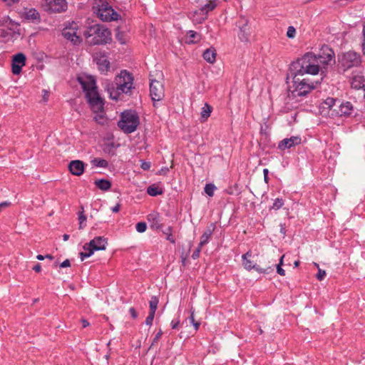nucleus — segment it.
<instances>
[{"label":"nucleus","instance_id":"nucleus-27","mask_svg":"<svg viewBox=\"0 0 365 365\" xmlns=\"http://www.w3.org/2000/svg\"><path fill=\"white\" fill-rule=\"evenodd\" d=\"M24 17L27 20H30L33 22H38L40 21L39 13L34 9H31L26 11Z\"/></svg>","mask_w":365,"mask_h":365},{"label":"nucleus","instance_id":"nucleus-39","mask_svg":"<svg viewBox=\"0 0 365 365\" xmlns=\"http://www.w3.org/2000/svg\"><path fill=\"white\" fill-rule=\"evenodd\" d=\"M125 36V33L119 31V28H117L115 38L121 44H125L126 43Z\"/></svg>","mask_w":365,"mask_h":365},{"label":"nucleus","instance_id":"nucleus-60","mask_svg":"<svg viewBox=\"0 0 365 365\" xmlns=\"http://www.w3.org/2000/svg\"><path fill=\"white\" fill-rule=\"evenodd\" d=\"M81 324H82V327H83V328H86V327H88V326H89V324H89V322H88V320H86V319H82L81 320Z\"/></svg>","mask_w":365,"mask_h":365},{"label":"nucleus","instance_id":"nucleus-43","mask_svg":"<svg viewBox=\"0 0 365 365\" xmlns=\"http://www.w3.org/2000/svg\"><path fill=\"white\" fill-rule=\"evenodd\" d=\"M135 228L138 232L142 233L146 230L147 225L144 222H139L136 224Z\"/></svg>","mask_w":365,"mask_h":365},{"label":"nucleus","instance_id":"nucleus-25","mask_svg":"<svg viewBox=\"0 0 365 365\" xmlns=\"http://www.w3.org/2000/svg\"><path fill=\"white\" fill-rule=\"evenodd\" d=\"M14 37V31L10 27L6 29L0 28V41L7 42Z\"/></svg>","mask_w":365,"mask_h":365},{"label":"nucleus","instance_id":"nucleus-45","mask_svg":"<svg viewBox=\"0 0 365 365\" xmlns=\"http://www.w3.org/2000/svg\"><path fill=\"white\" fill-rule=\"evenodd\" d=\"M242 263L245 268L247 270H251L255 267V264H253L252 262L249 259H242Z\"/></svg>","mask_w":365,"mask_h":365},{"label":"nucleus","instance_id":"nucleus-52","mask_svg":"<svg viewBox=\"0 0 365 365\" xmlns=\"http://www.w3.org/2000/svg\"><path fill=\"white\" fill-rule=\"evenodd\" d=\"M190 316L189 319H190V323L192 324L195 322H196L195 319V317H194L195 309L192 307H191L190 309Z\"/></svg>","mask_w":365,"mask_h":365},{"label":"nucleus","instance_id":"nucleus-16","mask_svg":"<svg viewBox=\"0 0 365 365\" xmlns=\"http://www.w3.org/2000/svg\"><path fill=\"white\" fill-rule=\"evenodd\" d=\"M85 169V164L80 160H72L68 164L69 171L76 176L81 175Z\"/></svg>","mask_w":365,"mask_h":365},{"label":"nucleus","instance_id":"nucleus-10","mask_svg":"<svg viewBox=\"0 0 365 365\" xmlns=\"http://www.w3.org/2000/svg\"><path fill=\"white\" fill-rule=\"evenodd\" d=\"M150 95L153 102L160 101L164 97V87L161 82L150 79Z\"/></svg>","mask_w":365,"mask_h":365},{"label":"nucleus","instance_id":"nucleus-62","mask_svg":"<svg viewBox=\"0 0 365 365\" xmlns=\"http://www.w3.org/2000/svg\"><path fill=\"white\" fill-rule=\"evenodd\" d=\"M120 209V204L118 203L115 206H114L112 208V211L113 212H119Z\"/></svg>","mask_w":365,"mask_h":365},{"label":"nucleus","instance_id":"nucleus-7","mask_svg":"<svg viewBox=\"0 0 365 365\" xmlns=\"http://www.w3.org/2000/svg\"><path fill=\"white\" fill-rule=\"evenodd\" d=\"M338 60L345 70L358 66L361 63L360 54L353 51H349L342 53L341 56H339Z\"/></svg>","mask_w":365,"mask_h":365},{"label":"nucleus","instance_id":"nucleus-42","mask_svg":"<svg viewBox=\"0 0 365 365\" xmlns=\"http://www.w3.org/2000/svg\"><path fill=\"white\" fill-rule=\"evenodd\" d=\"M13 24H14L13 21L11 19H10L9 16L5 17L2 19H0V28L4 27V26L9 27V25Z\"/></svg>","mask_w":365,"mask_h":365},{"label":"nucleus","instance_id":"nucleus-36","mask_svg":"<svg viewBox=\"0 0 365 365\" xmlns=\"http://www.w3.org/2000/svg\"><path fill=\"white\" fill-rule=\"evenodd\" d=\"M173 227L169 226L165 230H163L164 235H166V240H168L172 244L175 243V239L172 235Z\"/></svg>","mask_w":365,"mask_h":365},{"label":"nucleus","instance_id":"nucleus-41","mask_svg":"<svg viewBox=\"0 0 365 365\" xmlns=\"http://www.w3.org/2000/svg\"><path fill=\"white\" fill-rule=\"evenodd\" d=\"M284 205V200L282 198H277L274 200V203L272 206L271 207V209L277 210L280 209Z\"/></svg>","mask_w":365,"mask_h":365},{"label":"nucleus","instance_id":"nucleus-59","mask_svg":"<svg viewBox=\"0 0 365 365\" xmlns=\"http://www.w3.org/2000/svg\"><path fill=\"white\" fill-rule=\"evenodd\" d=\"M33 269L36 272H40L41 271V266L39 263H37L34 267Z\"/></svg>","mask_w":365,"mask_h":365},{"label":"nucleus","instance_id":"nucleus-34","mask_svg":"<svg viewBox=\"0 0 365 365\" xmlns=\"http://www.w3.org/2000/svg\"><path fill=\"white\" fill-rule=\"evenodd\" d=\"M91 164L96 167L107 168L108 163L107 160L98 158H95L91 161Z\"/></svg>","mask_w":365,"mask_h":365},{"label":"nucleus","instance_id":"nucleus-33","mask_svg":"<svg viewBox=\"0 0 365 365\" xmlns=\"http://www.w3.org/2000/svg\"><path fill=\"white\" fill-rule=\"evenodd\" d=\"M83 248L86 252L80 253V257L81 261H83L86 258L91 257L94 253V252L96 251L95 250L96 249V247H86V244L83 245Z\"/></svg>","mask_w":365,"mask_h":365},{"label":"nucleus","instance_id":"nucleus-35","mask_svg":"<svg viewBox=\"0 0 365 365\" xmlns=\"http://www.w3.org/2000/svg\"><path fill=\"white\" fill-rule=\"evenodd\" d=\"M159 300L158 298L155 296L151 297V299L149 302L150 311L149 312L155 313L156 309L158 308Z\"/></svg>","mask_w":365,"mask_h":365},{"label":"nucleus","instance_id":"nucleus-55","mask_svg":"<svg viewBox=\"0 0 365 365\" xmlns=\"http://www.w3.org/2000/svg\"><path fill=\"white\" fill-rule=\"evenodd\" d=\"M71 266V262L69 259L64 260L61 264L60 267L62 268L68 267Z\"/></svg>","mask_w":365,"mask_h":365},{"label":"nucleus","instance_id":"nucleus-49","mask_svg":"<svg viewBox=\"0 0 365 365\" xmlns=\"http://www.w3.org/2000/svg\"><path fill=\"white\" fill-rule=\"evenodd\" d=\"M325 276H326V272L324 270H322V269H319L318 273L317 274V279H319V281H322V279H324Z\"/></svg>","mask_w":365,"mask_h":365},{"label":"nucleus","instance_id":"nucleus-51","mask_svg":"<svg viewBox=\"0 0 365 365\" xmlns=\"http://www.w3.org/2000/svg\"><path fill=\"white\" fill-rule=\"evenodd\" d=\"M179 324H180V320L179 319H177V320H175L173 319L172 322H171V327H172V329H176L178 328V326H179Z\"/></svg>","mask_w":365,"mask_h":365},{"label":"nucleus","instance_id":"nucleus-48","mask_svg":"<svg viewBox=\"0 0 365 365\" xmlns=\"http://www.w3.org/2000/svg\"><path fill=\"white\" fill-rule=\"evenodd\" d=\"M202 247L203 246H200V244L198 245L197 247L196 248V250L193 252V253L192 255V258L193 259H196L200 257V253L201 252V249Z\"/></svg>","mask_w":365,"mask_h":365},{"label":"nucleus","instance_id":"nucleus-11","mask_svg":"<svg viewBox=\"0 0 365 365\" xmlns=\"http://www.w3.org/2000/svg\"><path fill=\"white\" fill-rule=\"evenodd\" d=\"M150 227L153 230H161L164 226L163 218L157 211H153L147 215Z\"/></svg>","mask_w":365,"mask_h":365},{"label":"nucleus","instance_id":"nucleus-8","mask_svg":"<svg viewBox=\"0 0 365 365\" xmlns=\"http://www.w3.org/2000/svg\"><path fill=\"white\" fill-rule=\"evenodd\" d=\"M86 98L91 109L94 112L103 110L104 103L99 96L97 88L86 92Z\"/></svg>","mask_w":365,"mask_h":365},{"label":"nucleus","instance_id":"nucleus-32","mask_svg":"<svg viewBox=\"0 0 365 365\" xmlns=\"http://www.w3.org/2000/svg\"><path fill=\"white\" fill-rule=\"evenodd\" d=\"M212 110V107L206 103L205 104V106L202 108V111L200 113L202 121H205L208 118V117L210 115Z\"/></svg>","mask_w":365,"mask_h":365},{"label":"nucleus","instance_id":"nucleus-13","mask_svg":"<svg viewBox=\"0 0 365 365\" xmlns=\"http://www.w3.org/2000/svg\"><path fill=\"white\" fill-rule=\"evenodd\" d=\"M353 109V106L350 102H341L340 101V103L336 106V108H334V113L336 115L340 117H348L351 114Z\"/></svg>","mask_w":365,"mask_h":365},{"label":"nucleus","instance_id":"nucleus-26","mask_svg":"<svg viewBox=\"0 0 365 365\" xmlns=\"http://www.w3.org/2000/svg\"><path fill=\"white\" fill-rule=\"evenodd\" d=\"M94 184L98 187V188L103 191L109 190L112 186L111 182L106 179L96 180H95Z\"/></svg>","mask_w":365,"mask_h":365},{"label":"nucleus","instance_id":"nucleus-30","mask_svg":"<svg viewBox=\"0 0 365 365\" xmlns=\"http://www.w3.org/2000/svg\"><path fill=\"white\" fill-rule=\"evenodd\" d=\"M340 103V100L333 98H327L324 101V103L325 106H327V108L332 110L334 113V108H336V106Z\"/></svg>","mask_w":365,"mask_h":365},{"label":"nucleus","instance_id":"nucleus-61","mask_svg":"<svg viewBox=\"0 0 365 365\" xmlns=\"http://www.w3.org/2000/svg\"><path fill=\"white\" fill-rule=\"evenodd\" d=\"M252 256V252L250 250L247 251L245 254L242 255V259H248V257H250Z\"/></svg>","mask_w":365,"mask_h":365},{"label":"nucleus","instance_id":"nucleus-40","mask_svg":"<svg viewBox=\"0 0 365 365\" xmlns=\"http://www.w3.org/2000/svg\"><path fill=\"white\" fill-rule=\"evenodd\" d=\"M82 210L78 212L79 229H83L84 225L83 222L86 220V216L84 215L83 207H81Z\"/></svg>","mask_w":365,"mask_h":365},{"label":"nucleus","instance_id":"nucleus-19","mask_svg":"<svg viewBox=\"0 0 365 365\" xmlns=\"http://www.w3.org/2000/svg\"><path fill=\"white\" fill-rule=\"evenodd\" d=\"M217 6L216 0L207 1V3L202 6L201 8L195 12V14H200L203 16L202 19L205 20L209 11L214 10Z\"/></svg>","mask_w":365,"mask_h":365},{"label":"nucleus","instance_id":"nucleus-20","mask_svg":"<svg viewBox=\"0 0 365 365\" xmlns=\"http://www.w3.org/2000/svg\"><path fill=\"white\" fill-rule=\"evenodd\" d=\"M237 26L240 28V33L238 36L242 41H247L249 34L247 32V21L246 19H241L237 23Z\"/></svg>","mask_w":365,"mask_h":365},{"label":"nucleus","instance_id":"nucleus-46","mask_svg":"<svg viewBox=\"0 0 365 365\" xmlns=\"http://www.w3.org/2000/svg\"><path fill=\"white\" fill-rule=\"evenodd\" d=\"M295 34H296L295 28L292 26H289L287 29V36L289 38H293L295 36Z\"/></svg>","mask_w":365,"mask_h":365},{"label":"nucleus","instance_id":"nucleus-22","mask_svg":"<svg viewBox=\"0 0 365 365\" xmlns=\"http://www.w3.org/2000/svg\"><path fill=\"white\" fill-rule=\"evenodd\" d=\"M365 79L363 76L356 75L354 76L352 78L351 82V86L352 88L354 89H361L363 88L364 91H365V83H364Z\"/></svg>","mask_w":365,"mask_h":365},{"label":"nucleus","instance_id":"nucleus-58","mask_svg":"<svg viewBox=\"0 0 365 365\" xmlns=\"http://www.w3.org/2000/svg\"><path fill=\"white\" fill-rule=\"evenodd\" d=\"M363 36H364V40H363V43H362V51H363L364 55H365V26L364 27V29H363Z\"/></svg>","mask_w":365,"mask_h":365},{"label":"nucleus","instance_id":"nucleus-38","mask_svg":"<svg viewBox=\"0 0 365 365\" xmlns=\"http://www.w3.org/2000/svg\"><path fill=\"white\" fill-rule=\"evenodd\" d=\"M252 269H255L259 273H264V274H269L270 272H273V268L272 267H268L267 268H261L259 265L255 264V267Z\"/></svg>","mask_w":365,"mask_h":365},{"label":"nucleus","instance_id":"nucleus-1","mask_svg":"<svg viewBox=\"0 0 365 365\" xmlns=\"http://www.w3.org/2000/svg\"><path fill=\"white\" fill-rule=\"evenodd\" d=\"M306 58H300L292 62L287 75V83L289 78H292L293 85L289 91L293 98L307 96L312 91L317 88L322 80V78L320 79L304 78V76L318 74L317 67L309 63L307 64Z\"/></svg>","mask_w":365,"mask_h":365},{"label":"nucleus","instance_id":"nucleus-21","mask_svg":"<svg viewBox=\"0 0 365 365\" xmlns=\"http://www.w3.org/2000/svg\"><path fill=\"white\" fill-rule=\"evenodd\" d=\"M215 227H216L214 223H211L209 226L207 227L206 230L200 237V242L199 243L200 246H204L208 243L210 237L213 234V232L215 230Z\"/></svg>","mask_w":365,"mask_h":365},{"label":"nucleus","instance_id":"nucleus-53","mask_svg":"<svg viewBox=\"0 0 365 365\" xmlns=\"http://www.w3.org/2000/svg\"><path fill=\"white\" fill-rule=\"evenodd\" d=\"M150 168V162H143L141 164V168L144 170H148Z\"/></svg>","mask_w":365,"mask_h":365},{"label":"nucleus","instance_id":"nucleus-4","mask_svg":"<svg viewBox=\"0 0 365 365\" xmlns=\"http://www.w3.org/2000/svg\"><path fill=\"white\" fill-rule=\"evenodd\" d=\"M307 57L305 61L307 64L314 65L317 67L319 71V65L324 66L332 65L335 63V53L331 48L328 45H323L319 51V54H314L312 52H307L302 58Z\"/></svg>","mask_w":365,"mask_h":365},{"label":"nucleus","instance_id":"nucleus-50","mask_svg":"<svg viewBox=\"0 0 365 365\" xmlns=\"http://www.w3.org/2000/svg\"><path fill=\"white\" fill-rule=\"evenodd\" d=\"M129 312L133 319H136L138 317V312H136L134 307H130L129 309Z\"/></svg>","mask_w":365,"mask_h":365},{"label":"nucleus","instance_id":"nucleus-3","mask_svg":"<svg viewBox=\"0 0 365 365\" xmlns=\"http://www.w3.org/2000/svg\"><path fill=\"white\" fill-rule=\"evenodd\" d=\"M83 35L91 45H104L110 43L111 32L105 26L96 24L90 26Z\"/></svg>","mask_w":365,"mask_h":365},{"label":"nucleus","instance_id":"nucleus-18","mask_svg":"<svg viewBox=\"0 0 365 365\" xmlns=\"http://www.w3.org/2000/svg\"><path fill=\"white\" fill-rule=\"evenodd\" d=\"M95 61L101 73H106L110 68V61L104 54H99L95 57Z\"/></svg>","mask_w":365,"mask_h":365},{"label":"nucleus","instance_id":"nucleus-56","mask_svg":"<svg viewBox=\"0 0 365 365\" xmlns=\"http://www.w3.org/2000/svg\"><path fill=\"white\" fill-rule=\"evenodd\" d=\"M10 205H11V202H8V201L1 202L0 203V211L4 208L9 207Z\"/></svg>","mask_w":365,"mask_h":365},{"label":"nucleus","instance_id":"nucleus-64","mask_svg":"<svg viewBox=\"0 0 365 365\" xmlns=\"http://www.w3.org/2000/svg\"><path fill=\"white\" fill-rule=\"evenodd\" d=\"M3 1L6 2L9 5H11V4L19 1V0H3Z\"/></svg>","mask_w":365,"mask_h":365},{"label":"nucleus","instance_id":"nucleus-5","mask_svg":"<svg viewBox=\"0 0 365 365\" xmlns=\"http://www.w3.org/2000/svg\"><path fill=\"white\" fill-rule=\"evenodd\" d=\"M139 124V116L135 110H126L122 112L120 119L118 122V126L126 134L133 133Z\"/></svg>","mask_w":365,"mask_h":365},{"label":"nucleus","instance_id":"nucleus-9","mask_svg":"<svg viewBox=\"0 0 365 365\" xmlns=\"http://www.w3.org/2000/svg\"><path fill=\"white\" fill-rule=\"evenodd\" d=\"M43 9L50 13H60L67 9L66 0H46L43 4Z\"/></svg>","mask_w":365,"mask_h":365},{"label":"nucleus","instance_id":"nucleus-29","mask_svg":"<svg viewBox=\"0 0 365 365\" xmlns=\"http://www.w3.org/2000/svg\"><path fill=\"white\" fill-rule=\"evenodd\" d=\"M187 37L189 38V43H196L201 39V35L195 31H188L187 32Z\"/></svg>","mask_w":365,"mask_h":365},{"label":"nucleus","instance_id":"nucleus-2","mask_svg":"<svg viewBox=\"0 0 365 365\" xmlns=\"http://www.w3.org/2000/svg\"><path fill=\"white\" fill-rule=\"evenodd\" d=\"M133 84V75L124 70L115 78L113 82L108 83L106 90L109 93L110 98L117 101L123 93L129 96L132 94V89L135 88Z\"/></svg>","mask_w":365,"mask_h":365},{"label":"nucleus","instance_id":"nucleus-63","mask_svg":"<svg viewBox=\"0 0 365 365\" xmlns=\"http://www.w3.org/2000/svg\"><path fill=\"white\" fill-rule=\"evenodd\" d=\"M194 327H195V331L198 330L200 326V322H195L194 323H192Z\"/></svg>","mask_w":365,"mask_h":365},{"label":"nucleus","instance_id":"nucleus-14","mask_svg":"<svg viewBox=\"0 0 365 365\" xmlns=\"http://www.w3.org/2000/svg\"><path fill=\"white\" fill-rule=\"evenodd\" d=\"M77 81L85 93L97 88L96 79L91 76L86 77L78 76Z\"/></svg>","mask_w":365,"mask_h":365},{"label":"nucleus","instance_id":"nucleus-23","mask_svg":"<svg viewBox=\"0 0 365 365\" xmlns=\"http://www.w3.org/2000/svg\"><path fill=\"white\" fill-rule=\"evenodd\" d=\"M119 146V144H115L114 142L105 143L103 145V151L104 153L110 156L115 155V149Z\"/></svg>","mask_w":365,"mask_h":365},{"label":"nucleus","instance_id":"nucleus-24","mask_svg":"<svg viewBox=\"0 0 365 365\" xmlns=\"http://www.w3.org/2000/svg\"><path fill=\"white\" fill-rule=\"evenodd\" d=\"M216 55V51L212 47L207 48L202 53L203 58L210 63H212L215 61Z\"/></svg>","mask_w":365,"mask_h":365},{"label":"nucleus","instance_id":"nucleus-17","mask_svg":"<svg viewBox=\"0 0 365 365\" xmlns=\"http://www.w3.org/2000/svg\"><path fill=\"white\" fill-rule=\"evenodd\" d=\"M301 143V138L298 136H292L289 138H284L278 144V149L284 150Z\"/></svg>","mask_w":365,"mask_h":365},{"label":"nucleus","instance_id":"nucleus-28","mask_svg":"<svg viewBox=\"0 0 365 365\" xmlns=\"http://www.w3.org/2000/svg\"><path fill=\"white\" fill-rule=\"evenodd\" d=\"M63 35L66 39L70 40L75 45L80 43V42L81 41V38L76 35V33L75 31L71 32L63 31Z\"/></svg>","mask_w":365,"mask_h":365},{"label":"nucleus","instance_id":"nucleus-12","mask_svg":"<svg viewBox=\"0 0 365 365\" xmlns=\"http://www.w3.org/2000/svg\"><path fill=\"white\" fill-rule=\"evenodd\" d=\"M26 57L23 53H18L13 56L11 71L14 75H19L21 72L22 67L25 65Z\"/></svg>","mask_w":365,"mask_h":365},{"label":"nucleus","instance_id":"nucleus-57","mask_svg":"<svg viewBox=\"0 0 365 365\" xmlns=\"http://www.w3.org/2000/svg\"><path fill=\"white\" fill-rule=\"evenodd\" d=\"M268 173H269L268 169L265 168L263 170L264 180L265 182H267V183H268V182H269Z\"/></svg>","mask_w":365,"mask_h":365},{"label":"nucleus","instance_id":"nucleus-44","mask_svg":"<svg viewBox=\"0 0 365 365\" xmlns=\"http://www.w3.org/2000/svg\"><path fill=\"white\" fill-rule=\"evenodd\" d=\"M162 335H163V331L161 330H160L155 334V337L153 338L152 343L149 347V349H152L154 346V345L158 342V341L160 339V337L162 336Z\"/></svg>","mask_w":365,"mask_h":365},{"label":"nucleus","instance_id":"nucleus-37","mask_svg":"<svg viewBox=\"0 0 365 365\" xmlns=\"http://www.w3.org/2000/svg\"><path fill=\"white\" fill-rule=\"evenodd\" d=\"M216 187L215 186V185L212 183H208L205 185V192L208 196L212 197L214 195V191Z\"/></svg>","mask_w":365,"mask_h":365},{"label":"nucleus","instance_id":"nucleus-47","mask_svg":"<svg viewBox=\"0 0 365 365\" xmlns=\"http://www.w3.org/2000/svg\"><path fill=\"white\" fill-rule=\"evenodd\" d=\"M155 314L153 312H149L148 316L145 319V324L148 326H151L153 324V321L155 317Z\"/></svg>","mask_w":365,"mask_h":365},{"label":"nucleus","instance_id":"nucleus-54","mask_svg":"<svg viewBox=\"0 0 365 365\" xmlns=\"http://www.w3.org/2000/svg\"><path fill=\"white\" fill-rule=\"evenodd\" d=\"M277 267V272L281 275V276H284L285 275V271L284 269L282 268L281 266L279 265H276Z\"/></svg>","mask_w":365,"mask_h":365},{"label":"nucleus","instance_id":"nucleus-31","mask_svg":"<svg viewBox=\"0 0 365 365\" xmlns=\"http://www.w3.org/2000/svg\"><path fill=\"white\" fill-rule=\"evenodd\" d=\"M147 193L150 196L155 197L162 195L163 193V190L158 186L152 185L147 188Z\"/></svg>","mask_w":365,"mask_h":365},{"label":"nucleus","instance_id":"nucleus-6","mask_svg":"<svg viewBox=\"0 0 365 365\" xmlns=\"http://www.w3.org/2000/svg\"><path fill=\"white\" fill-rule=\"evenodd\" d=\"M93 12L103 21H117L120 15L113 7L104 1L96 2L93 6Z\"/></svg>","mask_w":365,"mask_h":365},{"label":"nucleus","instance_id":"nucleus-15","mask_svg":"<svg viewBox=\"0 0 365 365\" xmlns=\"http://www.w3.org/2000/svg\"><path fill=\"white\" fill-rule=\"evenodd\" d=\"M108 244L107 238L104 237H96L88 243H86V247H96V251L105 250Z\"/></svg>","mask_w":365,"mask_h":365}]
</instances>
